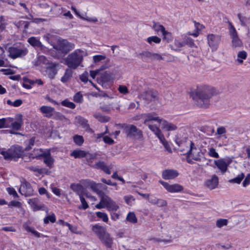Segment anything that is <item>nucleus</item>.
Instances as JSON below:
<instances>
[{
    "mask_svg": "<svg viewBox=\"0 0 250 250\" xmlns=\"http://www.w3.org/2000/svg\"><path fill=\"white\" fill-rule=\"evenodd\" d=\"M219 92L214 87L205 85L197 89L191 96L195 104L199 107L207 108L210 104L211 99L218 95Z\"/></svg>",
    "mask_w": 250,
    "mask_h": 250,
    "instance_id": "obj_1",
    "label": "nucleus"
},
{
    "mask_svg": "<svg viewBox=\"0 0 250 250\" xmlns=\"http://www.w3.org/2000/svg\"><path fill=\"white\" fill-rule=\"evenodd\" d=\"M85 51L76 49L69 54L65 59V64L71 69H76L83 61V57L86 55Z\"/></svg>",
    "mask_w": 250,
    "mask_h": 250,
    "instance_id": "obj_2",
    "label": "nucleus"
},
{
    "mask_svg": "<svg viewBox=\"0 0 250 250\" xmlns=\"http://www.w3.org/2000/svg\"><path fill=\"white\" fill-rule=\"evenodd\" d=\"M24 151L22 147L19 146H13L6 151H1L0 153L6 160H14L16 161L18 159L23 155Z\"/></svg>",
    "mask_w": 250,
    "mask_h": 250,
    "instance_id": "obj_3",
    "label": "nucleus"
},
{
    "mask_svg": "<svg viewBox=\"0 0 250 250\" xmlns=\"http://www.w3.org/2000/svg\"><path fill=\"white\" fill-rule=\"evenodd\" d=\"M118 126L123 130V133L128 138L138 139L143 136L142 130L133 125L119 124Z\"/></svg>",
    "mask_w": 250,
    "mask_h": 250,
    "instance_id": "obj_4",
    "label": "nucleus"
},
{
    "mask_svg": "<svg viewBox=\"0 0 250 250\" xmlns=\"http://www.w3.org/2000/svg\"><path fill=\"white\" fill-rule=\"evenodd\" d=\"M75 47L73 43L68 42L66 40H60L58 41L57 45L54 46V48L61 52L64 54H67Z\"/></svg>",
    "mask_w": 250,
    "mask_h": 250,
    "instance_id": "obj_5",
    "label": "nucleus"
},
{
    "mask_svg": "<svg viewBox=\"0 0 250 250\" xmlns=\"http://www.w3.org/2000/svg\"><path fill=\"white\" fill-rule=\"evenodd\" d=\"M136 56L145 62H149L154 60H163V58L158 53H152L150 51H142L137 54Z\"/></svg>",
    "mask_w": 250,
    "mask_h": 250,
    "instance_id": "obj_6",
    "label": "nucleus"
},
{
    "mask_svg": "<svg viewBox=\"0 0 250 250\" xmlns=\"http://www.w3.org/2000/svg\"><path fill=\"white\" fill-rule=\"evenodd\" d=\"M228 23L229 25V34L232 40V47L236 48L242 46L243 43L239 39L235 27L229 21H228Z\"/></svg>",
    "mask_w": 250,
    "mask_h": 250,
    "instance_id": "obj_7",
    "label": "nucleus"
},
{
    "mask_svg": "<svg viewBox=\"0 0 250 250\" xmlns=\"http://www.w3.org/2000/svg\"><path fill=\"white\" fill-rule=\"evenodd\" d=\"M59 63L56 62H48L45 67V75L50 79H54L57 74Z\"/></svg>",
    "mask_w": 250,
    "mask_h": 250,
    "instance_id": "obj_8",
    "label": "nucleus"
},
{
    "mask_svg": "<svg viewBox=\"0 0 250 250\" xmlns=\"http://www.w3.org/2000/svg\"><path fill=\"white\" fill-rule=\"evenodd\" d=\"M8 52H9V56L11 58L15 59L25 56L27 53V50L25 48L20 49L17 47L11 46L9 47Z\"/></svg>",
    "mask_w": 250,
    "mask_h": 250,
    "instance_id": "obj_9",
    "label": "nucleus"
},
{
    "mask_svg": "<svg viewBox=\"0 0 250 250\" xmlns=\"http://www.w3.org/2000/svg\"><path fill=\"white\" fill-rule=\"evenodd\" d=\"M19 192L25 196H31L33 194V189L31 184L25 180L21 182Z\"/></svg>",
    "mask_w": 250,
    "mask_h": 250,
    "instance_id": "obj_10",
    "label": "nucleus"
},
{
    "mask_svg": "<svg viewBox=\"0 0 250 250\" xmlns=\"http://www.w3.org/2000/svg\"><path fill=\"white\" fill-rule=\"evenodd\" d=\"M159 182L169 192H178L183 190V186L178 184L170 185L168 183L161 180Z\"/></svg>",
    "mask_w": 250,
    "mask_h": 250,
    "instance_id": "obj_11",
    "label": "nucleus"
},
{
    "mask_svg": "<svg viewBox=\"0 0 250 250\" xmlns=\"http://www.w3.org/2000/svg\"><path fill=\"white\" fill-rule=\"evenodd\" d=\"M208 43L212 51L216 50L221 40V37L218 35L209 34L208 36Z\"/></svg>",
    "mask_w": 250,
    "mask_h": 250,
    "instance_id": "obj_12",
    "label": "nucleus"
},
{
    "mask_svg": "<svg viewBox=\"0 0 250 250\" xmlns=\"http://www.w3.org/2000/svg\"><path fill=\"white\" fill-rule=\"evenodd\" d=\"M140 96L148 104L151 102H155L158 100L156 93L152 90L145 91L141 94Z\"/></svg>",
    "mask_w": 250,
    "mask_h": 250,
    "instance_id": "obj_13",
    "label": "nucleus"
},
{
    "mask_svg": "<svg viewBox=\"0 0 250 250\" xmlns=\"http://www.w3.org/2000/svg\"><path fill=\"white\" fill-rule=\"evenodd\" d=\"M179 175L177 170L174 169H165L162 172V177L165 180L173 179Z\"/></svg>",
    "mask_w": 250,
    "mask_h": 250,
    "instance_id": "obj_14",
    "label": "nucleus"
},
{
    "mask_svg": "<svg viewBox=\"0 0 250 250\" xmlns=\"http://www.w3.org/2000/svg\"><path fill=\"white\" fill-rule=\"evenodd\" d=\"M103 201V204L105 205V208H106L109 211H116L119 208V206L117 205L116 203L110 197L107 199H104Z\"/></svg>",
    "mask_w": 250,
    "mask_h": 250,
    "instance_id": "obj_15",
    "label": "nucleus"
},
{
    "mask_svg": "<svg viewBox=\"0 0 250 250\" xmlns=\"http://www.w3.org/2000/svg\"><path fill=\"white\" fill-rule=\"evenodd\" d=\"M92 230L96 234L99 239L107 233L105 228L98 225L93 226Z\"/></svg>",
    "mask_w": 250,
    "mask_h": 250,
    "instance_id": "obj_16",
    "label": "nucleus"
},
{
    "mask_svg": "<svg viewBox=\"0 0 250 250\" xmlns=\"http://www.w3.org/2000/svg\"><path fill=\"white\" fill-rule=\"evenodd\" d=\"M218 184V178L216 175H213L210 179L205 182V185L210 189L216 188Z\"/></svg>",
    "mask_w": 250,
    "mask_h": 250,
    "instance_id": "obj_17",
    "label": "nucleus"
},
{
    "mask_svg": "<svg viewBox=\"0 0 250 250\" xmlns=\"http://www.w3.org/2000/svg\"><path fill=\"white\" fill-rule=\"evenodd\" d=\"M100 240L106 247V248L110 249L112 248L113 244V238L110 237V235L108 233H107Z\"/></svg>",
    "mask_w": 250,
    "mask_h": 250,
    "instance_id": "obj_18",
    "label": "nucleus"
},
{
    "mask_svg": "<svg viewBox=\"0 0 250 250\" xmlns=\"http://www.w3.org/2000/svg\"><path fill=\"white\" fill-rule=\"evenodd\" d=\"M214 164L222 173H225L228 170L226 162L223 159L214 160Z\"/></svg>",
    "mask_w": 250,
    "mask_h": 250,
    "instance_id": "obj_19",
    "label": "nucleus"
},
{
    "mask_svg": "<svg viewBox=\"0 0 250 250\" xmlns=\"http://www.w3.org/2000/svg\"><path fill=\"white\" fill-rule=\"evenodd\" d=\"M148 128L154 133L160 141L164 140V136L159 127L155 125H149Z\"/></svg>",
    "mask_w": 250,
    "mask_h": 250,
    "instance_id": "obj_20",
    "label": "nucleus"
},
{
    "mask_svg": "<svg viewBox=\"0 0 250 250\" xmlns=\"http://www.w3.org/2000/svg\"><path fill=\"white\" fill-rule=\"evenodd\" d=\"M17 119L18 121L12 123L11 126L13 129L19 130L21 129L23 125L22 115L21 114H19Z\"/></svg>",
    "mask_w": 250,
    "mask_h": 250,
    "instance_id": "obj_21",
    "label": "nucleus"
},
{
    "mask_svg": "<svg viewBox=\"0 0 250 250\" xmlns=\"http://www.w3.org/2000/svg\"><path fill=\"white\" fill-rule=\"evenodd\" d=\"M54 107L48 106H42L40 107V111L42 113L45 114V117L50 118L52 116V112L54 111Z\"/></svg>",
    "mask_w": 250,
    "mask_h": 250,
    "instance_id": "obj_22",
    "label": "nucleus"
},
{
    "mask_svg": "<svg viewBox=\"0 0 250 250\" xmlns=\"http://www.w3.org/2000/svg\"><path fill=\"white\" fill-rule=\"evenodd\" d=\"M156 114L154 112L147 113L145 115L146 118L145 119L144 123L146 124L147 122L151 121H155L158 122L160 124H161L162 119H160L159 117L156 116Z\"/></svg>",
    "mask_w": 250,
    "mask_h": 250,
    "instance_id": "obj_23",
    "label": "nucleus"
},
{
    "mask_svg": "<svg viewBox=\"0 0 250 250\" xmlns=\"http://www.w3.org/2000/svg\"><path fill=\"white\" fill-rule=\"evenodd\" d=\"M110 75L107 71H105L101 75L100 79H97L98 83L102 84V85L105 83H107L110 81Z\"/></svg>",
    "mask_w": 250,
    "mask_h": 250,
    "instance_id": "obj_24",
    "label": "nucleus"
},
{
    "mask_svg": "<svg viewBox=\"0 0 250 250\" xmlns=\"http://www.w3.org/2000/svg\"><path fill=\"white\" fill-rule=\"evenodd\" d=\"M162 127L167 131L175 130L177 129V126L171 123H169L165 120H162L161 124Z\"/></svg>",
    "mask_w": 250,
    "mask_h": 250,
    "instance_id": "obj_25",
    "label": "nucleus"
},
{
    "mask_svg": "<svg viewBox=\"0 0 250 250\" xmlns=\"http://www.w3.org/2000/svg\"><path fill=\"white\" fill-rule=\"evenodd\" d=\"M39 199L37 198H34L28 200V203L33 207L34 210H39L42 208L41 206L38 205Z\"/></svg>",
    "mask_w": 250,
    "mask_h": 250,
    "instance_id": "obj_26",
    "label": "nucleus"
},
{
    "mask_svg": "<svg viewBox=\"0 0 250 250\" xmlns=\"http://www.w3.org/2000/svg\"><path fill=\"white\" fill-rule=\"evenodd\" d=\"M73 71L70 68H67L65 70L64 75L61 78V82L65 83L72 77Z\"/></svg>",
    "mask_w": 250,
    "mask_h": 250,
    "instance_id": "obj_27",
    "label": "nucleus"
},
{
    "mask_svg": "<svg viewBox=\"0 0 250 250\" xmlns=\"http://www.w3.org/2000/svg\"><path fill=\"white\" fill-rule=\"evenodd\" d=\"M75 120L76 122L80 124L83 128L87 129L89 127V125L87 123V120L84 118L78 116L76 117Z\"/></svg>",
    "mask_w": 250,
    "mask_h": 250,
    "instance_id": "obj_28",
    "label": "nucleus"
},
{
    "mask_svg": "<svg viewBox=\"0 0 250 250\" xmlns=\"http://www.w3.org/2000/svg\"><path fill=\"white\" fill-rule=\"evenodd\" d=\"M70 188L74 191L76 192L77 194L79 195L83 194V187L80 184H72L70 185Z\"/></svg>",
    "mask_w": 250,
    "mask_h": 250,
    "instance_id": "obj_29",
    "label": "nucleus"
},
{
    "mask_svg": "<svg viewBox=\"0 0 250 250\" xmlns=\"http://www.w3.org/2000/svg\"><path fill=\"white\" fill-rule=\"evenodd\" d=\"M28 42L35 47L41 48L42 44L41 42L34 37H32L28 39Z\"/></svg>",
    "mask_w": 250,
    "mask_h": 250,
    "instance_id": "obj_30",
    "label": "nucleus"
},
{
    "mask_svg": "<svg viewBox=\"0 0 250 250\" xmlns=\"http://www.w3.org/2000/svg\"><path fill=\"white\" fill-rule=\"evenodd\" d=\"M70 155L75 158H83L86 156V152L80 149H77L73 150Z\"/></svg>",
    "mask_w": 250,
    "mask_h": 250,
    "instance_id": "obj_31",
    "label": "nucleus"
},
{
    "mask_svg": "<svg viewBox=\"0 0 250 250\" xmlns=\"http://www.w3.org/2000/svg\"><path fill=\"white\" fill-rule=\"evenodd\" d=\"M204 155L203 152L200 149L195 150L192 155V159L196 161H201V157Z\"/></svg>",
    "mask_w": 250,
    "mask_h": 250,
    "instance_id": "obj_32",
    "label": "nucleus"
},
{
    "mask_svg": "<svg viewBox=\"0 0 250 250\" xmlns=\"http://www.w3.org/2000/svg\"><path fill=\"white\" fill-rule=\"evenodd\" d=\"M88 75L89 74L87 71H84L82 74L80 75V79L82 82L85 83L89 81L97 89H98L96 85L90 80H88Z\"/></svg>",
    "mask_w": 250,
    "mask_h": 250,
    "instance_id": "obj_33",
    "label": "nucleus"
},
{
    "mask_svg": "<svg viewBox=\"0 0 250 250\" xmlns=\"http://www.w3.org/2000/svg\"><path fill=\"white\" fill-rule=\"evenodd\" d=\"M195 150H197V148L195 146L194 143L192 141H190L189 149L186 153L183 154L186 155V157H192Z\"/></svg>",
    "mask_w": 250,
    "mask_h": 250,
    "instance_id": "obj_34",
    "label": "nucleus"
},
{
    "mask_svg": "<svg viewBox=\"0 0 250 250\" xmlns=\"http://www.w3.org/2000/svg\"><path fill=\"white\" fill-rule=\"evenodd\" d=\"M247 56V54L245 51H239L237 54V59L236 61L240 64H242L243 62V60H245L246 59Z\"/></svg>",
    "mask_w": 250,
    "mask_h": 250,
    "instance_id": "obj_35",
    "label": "nucleus"
},
{
    "mask_svg": "<svg viewBox=\"0 0 250 250\" xmlns=\"http://www.w3.org/2000/svg\"><path fill=\"white\" fill-rule=\"evenodd\" d=\"M106 167L107 166L106 164L104 162L101 161H98L96 164L92 166L93 168L97 169H101L103 171L104 170Z\"/></svg>",
    "mask_w": 250,
    "mask_h": 250,
    "instance_id": "obj_36",
    "label": "nucleus"
},
{
    "mask_svg": "<svg viewBox=\"0 0 250 250\" xmlns=\"http://www.w3.org/2000/svg\"><path fill=\"white\" fill-rule=\"evenodd\" d=\"M94 117L101 122H107L109 121V117L103 116L100 113H95L94 114Z\"/></svg>",
    "mask_w": 250,
    "mask_h": 250,
    "instance_id": "obj_37",
    "label": "nucleus"
},
{
    "mask_svg": "<svg viewBox=\"0 0 250 250\" xmlns=\"http://www.w3.org/2000/svg\"><path fill=\"white\" fill-rule=\"evenodd\" d=\"M244 177V173H241V174H239L236 177L229 180V182L230 183L240 184Z\"/></svg>",
    "mask_w": 250,
    "mask_h": 250,
    "instance_id": "obj_38",
    "label": "nucleus"
},
{
    "mask_svg": "<svg viewBox=\"0 0 250 250\" xmlns=\"http://www.w3.org/2000/svg\"><path fill=\"white\" fill-rule=\"evenodd\" d=\"M152 28L155 30V32H156L157 33H158L159 32H161L162 33L163 31H165V28L163 25H161L159 24L158 22H153V25L152 26Z\"/></svg>",
    "mask_w": 250,
    "mask_h": 250,
    "instance_id": "obj_39",
    "label": "nucleus"
},
{
    "mask_svg": "<svg viewBox=\"0 0 250 250\" xmlns=\"http://www.w3.org/2000/svg\"><path fill=\"white\" fill-rule=\"evenodd\" d=\"M79 196L80 197V199L82 203V205L79 207V209H83L84 210L87 209L89 207V206L87 203L86 202L85 198L83 197V195L81 194L79 195Z\"/></svg>",
    "mask_w": 250,
    "mask_h": 250,
    "instance_id": "obj_40",
    "label": "nucleus"
},
{
    "mask_svg": "<svg viewBox=\"0 0 250 250\" xmlns=\"http://www.w3.org/2000/svg\"><path fill=\"white\" fill-rule=\"evenodd\" d=\"M162 35L163 40L166 41L167 42H169L172 40L173 38L171 33L166 30L163 32Z\"/></svg>",
    "mask_w": 250,
    "mask_h": 250,
    "instance_id": "obj_41",
    "label": "nucleus"
},
{
    "mask_svg": "<svg viewBox=\"0 0 250 250\" xmlns=\"http://www.w3.org/2000/svg\"><path fill=\"white\" fill-rule=\"evenodd\" d=\"M126 219L127 221L133 224L137 222V219L134 212H129L126 216Z\"/></svg>",
    "mask_w": 250,
    "mask_h": 250,
    "instance_id": "obj_42",
    "label": "nucleus"
},
{
    "mask_svg": "<svg viewBox=\"0 0 250 250\" xmlns=\"http://www.w3.org/2000/svg\"><path fill=\"white\" fill-rule=\"evenodd\" d=\"M43 162L50 168L53 167L54 165V159L52 156L44 159Z\"/></svg>",
    "mask_w": 250,
    "mask_h": 250,
    "instance_id": "obj_43",
    "label": "nucleus"
},
{
    "mask_svg": "<svg viewBox=\"0 0 250 250\" xmlns=\"http://www.w3.org/2000/svg\"><path fill=\"white\" fill-rule=\"evenodd\" d=\"M73 140L75 143L79 146H81L84 142L83 136L78 135H76L73 137Z\"/></svg>",
    "mask_w": 250,
    "mask_h": 250,
    "instance_id": "obj_44",
    "label": "nucleus"
},
{
    "mask_svg": "<svg viewBox=\"0 0 250 250\" xmlns=\"http://www.w3.org/2000/svg\"><path fill=\"white\" fill-rule=\"evenodd\" d=\"M62 9V7L59 6L57 4H54V6L51 7L50 9H49V11H54L56 15L57 16L61 14Z\"/></svg>",
    "mask_w": 250,
    "mask_h": 250,
    "instance_id": "obj_45",
    "label": "nucleus"
},
{
    "mask_svg": "<svg viewBox=\"0 0 250 250\" xmlns=\"http://www.w3.org/2000/svg\"><path fill=\"white\" fill-rule=\"evenodd\" d=\"M96 216L98 218L102 219V220L104 222H108V218L107 215L105 213L100 212V211H97L96 212Z\"/></svg>",
    "mask_w": 250,
    "mask_h": 250,
    "instance_id": "obj_46",
    "label": "nucleus"
},
{
    "mask_svg": "<svg viewBox=\"0 0 250 250\" xmlns=\"http://www.w3.org/2000/svg\"><path fill=\"white\" fill-rule=\"evenodd\" d=\"M161 39L157 36H151L147 39V42L150 44L153 42L155 43H159Z\"/></svg>",
    "mask_w": 250,
    "mask_h": 250,
    "instance_id": "obj_47",
    "label": "nucleus"
},
{
    "mask_svg": "<svg viewBox=\"0 0 250 250\" xmlns=\"http://www.w3.org/2000/svg\"><path fill=\"white\" fill-rule=\"evenodd\" d=\"M61 104L62 105L69 107L71 109H74L76 106L75 104L69 101L67 99L62 101Z\"/></svg>",
    "mask_w": 250,
    "mask_h": 250,
    "instance_id": "obj_48",
    "label": "nucleus"
},
{
    "mask_svg": "<svg viewBox=\"0 0 250 250\" xmlns=\"http://www.w3.org/2000/svg\"><path fill=\"white\" fill-rule=\"evenodd\" d=\"M43 221L45 224H48L49 221L52 223H55L56 221V217L55 214L52 213L50 215L47 216L44 218Z\"/></svg>",
    "mask_w": 250,
    "mask_h": 250,
    "instance_id": "obj_49",
    "label": "nucleus"
},
{
    "mask_svg": "<svg viewBox=\"0 0 250 250\" xmlns=\"http://www.w3.org/2000/svg\"><path fill=\"white\" fill-rule=\"evenodd\" d=\"M228 223V221L226 219H219L216 221V226L218 228H221L224 226H227Z\"/></svg>",
    "mask_w": 250,
    "mask_h": 250,
    "instance_id": "obj_50",
    "label": "nucleus"
},
{
    "mask_svg": "<svg viewBox=\"0 0 250 250\" xmlns=\"http://www.w3.org/2000/svg\"><path fill=\"white\" fill-rule=\"evenodd\" d=\"M23 227L26 231L31 232L37 237H40L41 236V234L39 232L34 230L31 227L25 225L23 226Z\"/></svg>",
    "mask_w": 250,
    "mask_h": 250,
    "instance_id": "obj_51",
    "label": "nucleus"
},
{
    "mask_svg": "<svg viewBox=\"0 0 250 250\" xmlns=\"http://www.w3.org/2000/svg\"><path fill=\"white\" fill-rule=\"evenodd\" d=\"M208 154L209 156L213 158H218L219 157L218 153L216 151L215 149L213 147L209 148Z\"/></svg>",
    "mask_w": 250,
    "mask_h": 250,
    "instance_id": "obj_52",
    "label": "nucleus"
},
{
    "mask_svg": "<svg viewBox=\"0 0 250 250\" xmlns=\"http://www.w3.org/2000/svg\"><path fill=\"white\" fill-rule=\"evenodd\" d=\"M185 45L187 44L190 47H193L195 46V44L194 42V40L190 37L187 38L185 41Z\"/></svg>",
    "mask_w": 250,
    "mask_h": 250,
    "instance_id": "obj_53",
    "label": "nucleus"
},
{
    "mask_svg": "<svg viewBox=\"0 0 250 250\" xmlns=\"http://www.w3.org/2000/svg\"><path fill=\"white\" fill-rule=\"evenodd\" d=\"M237 17L239 20L241 25L243 26H246L247 21V18L244 16H241L240 13L237 14Z\"/></svg>",
    "mask_w": 250,
    "mask_h": 250,
    "instance_id": "obj_54",
    "label": "nucleus"
},
{
    "mask_svg": "<svg viewBox=\"0 0 250 250\" xmlns=\"http://www.w3.org/2000/svg\"><path fill=\"white\" fill-rule=\"evenodd\" d=\"M96 193L99 195V196L101 198V202H103V200H104V199H108L109 197H108L107 195H106L104 191L102 190L99 189L97 191Z\"/></svg>",
    "mask_w": 250,
    "mask_h": 250,
    "instance_id": "obj_55",
    "label": "nucleus"
},
{
    "mask_svg": "<svg viewBox=\"0 0 250 250\" xmlns=\"http://www.w3.org/2000/svg\"><path fill=\"white\" fill-rule=\"evenodd\" d=\"M83 100V95L80 92H77L74 96V101L76 103H80Z\"/></svg>",
    "mask_w": 250,
    "mask_h": 250,
    "instance_id": "obj_56",
    "label": "nucleus"
},
{
    "mask_svg": "<svg viewBox=\"0 0 250 250\" xmlns=\"http://www.w3.org/2000/svg\"><path fill=\"white\" fill-rule=\"evenodd\" d=\"M104 142L108 145H112L114 143V141L110 137L108 136H105L103 139Z\"/></svg>",
    "mask_w": 250,
    "mask_h": 250,
    "instance_id": "obj_57",
    "label": "nucleus"
},
{
    "mask_svg": "<svg viewBox=\"0 0 250 250\" xmlns=\"http://www.w3.org/2000/svg\"><path fill=\"white\" fill-rule=\"evenodd\" d=\"M29 169L33 171L37 172L38 173H39L40 174H42L44 172H45V171L46 170V169H45V168L40 169L39 168H37V167H30Z\"/></svg>",
    "mask_w": 250,
    "mask_h": 250,
    "instance_id": "obj_58",
    "label": "nucleus"
},
{
    "mask_svg": "<svg viewBox=\"0 0 250 250\" xmlns=\"http://www.w3.org/2000/svg\"><path fill=\"white\" fill-rule=\"evenodd\" d=\"M105 56L98 55L93 56V61L95 62H99L102 60H104L105 59Z\"/></svg>",
    "mask_w": 250,
    "mask_h": 250,
    "instance_id": "obj_59",
    "label": "nucleus"
},
{
    "mask_svg": "<svg viewBox=\"0 0 250 250\" xmlns=\"http://www.w3.org/2000/svg\"><path fill=\"white\" fill-rule=\"evenodd\" d=\"M7 191L10 195H12L14 197H18V194L13 188H7Z\"/></svg>",
    "mask_w": 250,
    "mask_h": 250,
    "instance_id": "obj_60",
    "label": "nucleus"
},
{
    "mask_svg": "<svg viewBox=\"0 0 250 250\" xmlns=\"http://www.w3.org/2000/svg\"><path fill=\"white\" fill-rule=\"evenodd\" d=\"M118 90L121 93L123 94H125L128 92V90L126 86L123 85L119 86Z\"/></svg>",
    "mask_w": 250,
    "mask_h": 250,
    "instance_id": "obj_61",
    "label": "nucleus"
},
{
    "mask_svg": "<svg viewBox=\"0 0 250 250\" xmlns=\"http://www.w3.org/2000/svg\"><path fill=\"white\" fill-rule=\"evenodd\" d=\"M8 206H9V207L13 206V207H18V208H21V204L19 201L13 200L9 203Z\"/></svg>",
    "mask_w": 250,
    "mask_h": 250,
    "instance_id": "obj_62",
    "label": "nucleus"
},
{
    "mask_svg": "<svg viewBox=\"0 0 250 250\" xmlns=\"http://www.w3.org/2000/svg\"><path fill=\"white\" fill-rule=\"evenodd\" d=\"M54 118L57 120H63L65 119V117L60 112H57L54 114Z\"/></svg>",
    "mask_w": 250,
    "mask_h": 250,
    "instance_id": "obj_63",
    "label": "nucleus"
},
{
    "mask_svg": "<svg viewBox=\"0 0 250 250\" xmlns=\"http://www.w3.org/2000/svg\"><path fill=\"white\" fill-rule=\"evenodd\" d=\"M250 184V173H249L247 175L246 178H245L244 181L243 182V186L244 187H247Z\"/></svg>",
    "mask_w": 250,
    "mask_h": 250,
    "instance_id": "obj_64",
    "label": "nucleus"
}]
</instances>
